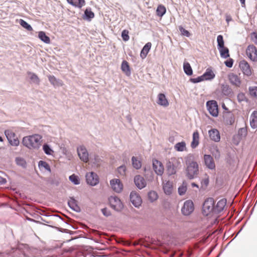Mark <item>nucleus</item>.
Wrapping results in <instances>:
<instances>
[{"mask_svg":"<svg viewBox=\"0 0 257 257\" xmlns=\"http://www.w3.org/2000/svg\"><path fill=\"white\" fill-rule=\"evenodd\" d=\"M110 185L113 189L116 192H120L123 188V185L120 181L118 179H114L110 181Z\"/></svg>","mask_w":257,"mask_h":257,"instance_id":"obj_13","label":"nucleus"},{"mask_svg":"<svg viewBox=\"0 0 257 257\" xmlns=\"http://www.w3.org/2000/svg\"><path fill=\"white\" fill-rule=\"evenodd\" d=\"M70 180L73 182L74 184L77 185L79 184V180L78 179V177L73 174L69 177Z\"/></svg>","mask_w":257,"mask_h":257,"instance_id":"obj_47","label":"nucleus"},{"mask_svg":"<svg viewBox=\"0 0 257 257\" xmlns=\"http://www.w3.org/2000/svg\"><path fill=\"white\" fill-rule=\"evenodd\" d=\"M207 109L212 116H217L218 114V105L216 101L210 100L207 102Z\"/></svg>","mask_w":257,"mask_h":257,"instance_id":"obj_6","label":"nucleus"},{"mask_svg":"<svg viewBox=\"0 0 257 257\" xmlns=\"http://www.w3.org/2000/svg\"><path fill=\"white\" fill-rule=\"evenodd\" d=\"M94 160L93 163L96 165L98 166L100 161V159L99 157L97 156H95Z\"/></svg>","mask_w":257,"mask_h":257,"instance_id":"obj_59","label":"nucleus"},{"mask_svg":"<svg viewBox=\"0 0 257 257\" xmlns=\"http://www.w3.org/2000/svg\"><path fill=\"white\" fill-rule=\"evenodd\" d=\"M199 135L197 131L194 132L193 134V140L191 143V147L193 148H196L199 144Z\"/></svg>","mask_w":257,"mask_h":257,"instance_id":"obj_28","label":"nucleus"},{"mask_svg":"<svg viewBox=\"0 0 257 257\" xmlns=\"http://www.w3.org/2000/svg\"><path fill=\"white\" fill-rule=\"evenodd\" d=\"M69 207L73 210L79 212L80 211V207L77 203L76 200L73 198H71L68 202Z\"/></svg>","mask_w":257,"mask_h":257,"instance_id":"obj_27","label":"nucleus"},{"mask_svg":"<svg viewBox=\"0 0 257 257\" xmlns=\"http://www.w3.org/2000/svg\"><path fill=\"white\" fill-rule=\"evenodd\" d=\"M202 76L204 80H207L214 78L215 74L211 70L207 69Z\"/></svg>","mask_w":257,"mask_h":257,"instance_id":"obj_29","label":"nucleus"},{"mask_svg":"<svg viewBox=\"0 0 257 257\" xmlns=\"http://www.w3.org/2000/svg\"><path fill=\"white\" fill-rule=\"evenodd\" d=\"M163 190L166 194L170 195L173 191V183L168 181L163 184Z\"/></svg>","mask_w":257,"mask_h":257,"instance_id":"obj_24","label":"nucleus"},{"mask_svg":"<svg viewBox=\"0 0 257 257\" xmlns=\"http://www.w3.org/2000/svg\"><path fill=\"white\" fill-rule=\"evenodd\" d=\"M175 149L176 151L183 152L186 150V143L185 142H181L177 143L175 146Z\"/></svg>","mask_w":257,"mask_h":257,"instance_id":"obj_32","label":"nucleus"},{"mask_svg":"<svg viewBox=\"0 0 257 257\" xmlns=\"http://www.w3.org/2000/svg\"><path fill=\"white\" fill-rule=\"evenodd\" d=\"M39 167L40 169L44 168L46 170L50 171V168L49 164L45 161H40L39 162Z\"/></svg>","mask_w":257,"mask_h":257,"instance_id":"obj_41","label":"nucleus"},{"mask_svg":"<svg viewBox=\"0 0 257 257\" xmlns=\"http://www.w3.org/2000/svg\"><path fill=\"white\" fill-rule=\"evenodd\" d=\"M183 69L185 73L187 75H191L193 73L192 68L188 62H184L183 64Z\"/></svg>","mask_w":257,"mask_h":257,"instance_id":"obj_34","label":"nucleus"},{"mask_svg":"<svg viewBox=\"0 0 257 257\" xmlns=\"http://www.w3.org/2000/svg\"><path fill=\"white\" fill-rule=\"evenodd\" d=\"M121 69L126 75L129 76L131 74L130 67L128 63L126 61L124 60L122 61Z\"/></svg>","mask_w":257,"mask_h":257,"instance_id":"obj_25","label":"nucleus"},{"mask_svg":"<svg viewBox=\"0 0 257 257\" xmlns=\"http://www.w3.org/2000/svg\"><path fill=\"white\" fill-rule=\"evenodd\" d=\"M179 29L182 35L188 37H189L190 36V33H189V32L185 29L182 26H179Z\"/></svg>","mask_w":257,"mask_h":257,"instance_id":"obj_48","label":"nucleus"},{"mask_svg":"<svg viewBox=\"0 0 257 257\" xmlns=\"http://www.w3.org/2000/svg\"><path fill=\"white\" fill-rule=\"evenodd\" d=\"M148 199L151 202H154L158 198V195L155 191H150L148 194Z\"/></svg>","mask_w":257,"mask_h":257,"instance_id":"obj_35","label":"nucleus"},{"mask_svg":"<svg viewBox=\"0 0 257 257\" xmlns=\"http://www.w3.org/2000/svg\"><path fill=\"white\" fill-rule=\"evenodd\" d=\"M86 179L87 183L91 186H95L99 182V178L97 175L93 172L87 173Z\"/></svg>","mask_w":257,"mask_h":257,"instance_id":"obj_9","label":"nucleus"},{"mask_svg":"<svg viewBox=\"0 0 257 257\" xmlns=\"http://www.w3.org/2000/svg\"><path fill=\"white\" fill-rule=\"evenodd\" d=\"M3 141L2 137H0V142H2Z\"/></svg>","mask_w":257,"mask_h":257,"instance_id":"obj_64","label":"nucleus"},{"mask_svg":"<svg viewBox=\"0 0 257 257\" xmlns=\"http://www.w3.org/2000/svg\"><path fill=\"white\" fill-rule=\"evenodd\" d=\"M166 12V9L165 6L162 5H159L156 10V14L159 17H162Z\"/></svg>","mask_w":257,"mask_h":257,"instance_id":"obj_33","label":"nucleus"},{"mask_svg":"<svg viewBox=\"0 0 257 257\" xmlns=\"http://www.w3.org/2000/svg\"><path fill=\"white\" fill-rule=\"evenodd\" d=\"M28 74L32 81L37 84H39L40 79L36 74L29 72L28 73Z\"/></svg>","mask_w":257,"mask_h":257,"instance_id":"obj_38","label":"nucleus"},{"mask_svg":"<svg viewBox=\"0 0 257 257\" xmlns=\"http://www.w3.org/2000/svg\"><path fill=\"white\" fill-rule=\"evenodd\" d=\"M193 156L189 155L187 157L186 160V176L190 179L196 177L199 174V166L198 163L192 160Z\"/></svg>","mask_w":257,"mask_h":257,"instance_id":"obj_2","label":"nucleus"},{"mask_svg":"<svg viewBox=\"0 0 257 257\" xmlns=\"http://www.w3.org/2000/svg\"><path fill=\"white\" fill-rule=\"evenodd\" d=\"M152 47V43L151 42H148L146 44V45L143 48L141 53L140 57L143 59H145L150 51L151 48Z\"/></svg>","mask_w":257,"mask_h":257,"instance_id":"obj_21","label":"nucleus"},{"mask_svg":"<svg viewBox=\"0 0 257 257\" xmlns=\"http://www.w3.org/2000/svg\"><path fill=\"white\" fill-rule=\"evenodd\" d=\"M204 80L203 79L202 75L201 76L198 77L197 78H191L190 79V81L193 83H194L200 82L204 81Z\"/></svg>","mask_w":257,"mask_h":257,"instance_id":"obj_51","label":"nucleus"},{"mask_svg":"<svg viewBox=\"0 0 257 257\" xmlns=\"http://www.w3.org/2000/svg\"><path fill=\"white\" fill-rule=\"evenodd\" d=\"M17 165H19L25 167L26 165V162L23 160L17 158Z\"/></svg>","mask_w":257,"mask_h":257,"instance_id":"obj_57","label":"nucleus"},{"mask_svg":"<svg viewBox=\"0 0 257 257\" xmlns=\"http://www.w3.org/2000/svg\"><path fill=\"white\" fill-rule=\"evenodd\" d=\"M84 15L88 19H91L94 17V14L92 12L90 9H86L84 12Z\"/></svg>","mask_w":257,"mask_h":257,"instance_id":"obj_43","label":"nucleus"},{"mask_svg":"<svg viewBox=\"0 0 257 257\" xmlns=\"http://www.w3.org/2000/svg\"><path fill=\"white\" fill-rule=\"evenodd\" d=\"M222 91L224 94H228L230 92V89L229 88V86L227 85H222Z\"/></svg>","mask_w":257,"mask_h":257,"instance_id":"obj_52","label":"nucleus"},{"mask_svg":"<svg viewBox=\"0 0 257 257\" xmlns=\"http://www.w3.org/2000/svg\"><path fill=\"white\" fill-rule=\"evenodd\" d=\"M250 124L252 128H257V111H253L250 116Z\"/></svg>","mask_w":257,"mask_h":257,"instance_id":"obj_22","label":"nucleus"},{"mask_svg":"<svg viewBox=\"0 0 257 257\" xmlns=\"http://www.w3.org/2000/svg\"><path fill=\"white\" fill-rule=\"evenodd\" d=\"M239 66L244 75L250 76L252 74V69L247 61L242 60L239 62Z\"/></svg>","mask_w":257,"mask_h":257,"instance_id":"obj_8","label":"nucleus"},{"mask_svg":"<svg viewBox=\"0 0 257 257\" xmlns=\"http://www.w3.org/2000/svg\"><path fill=\"white\" fill-rule=\"evenodd\" d=\"M48 79L51 83L54 86H63V83L62 81L58 80L53 75H49L48 76Z\"/></svg>","mask_w":257,"mask_h":257,"instance_id":"obj_26","label":"nucleus"},{"mask_svg":"<svg viewBox=\"0 0 257 257\" xmlns=\"http://www.w3.org/2000/svg\"><path fill=\"white\" fill-rule=\"evenodd\" d=\"M130 201L136 207H139L142 202L140 196L136 192H131L130 194Z\"/></svg>","mask_w":257,"mask_h":257,"instance_id":"obj_12","label":"nucleus"},{"mask_svg":"<svg viewBox=\"0 0 257 257\" xmlns=\"http://www.w3.org/2000/svg\"><path fill=\"white\" fill-rule=\"evenodd\" d=\"M134 182L136 185L140 189L144 188L147 184L144 178L140 175H137L135 177Z\"/></svg>","mask_w":257,"mask_h":257,"instance_id":"obj_16","label":"nucleus"},{"mask_svg":"<svg viewBox=\"0 0 257 257\" xmlns=\"http://www.w3.org/2000/svg\"><path fill=\"white\" fill-rule=\"evenodd\" d=\"M235 121L234 116L232 114H229L225 118V123L227 125H232Z\"/></svg>","mask_w":257,"mask_h":257,"instance_id":"obj_40","label":"nucleus"},{"mask_svg":"<svg viewBox=\"0 0 257 257\" xmlns=\"http://www.w3.org/2000/svg\"><path fill=\"white\" fill-rule=\"evenodd\" d=\"M157 103L165 107L168 106L169 104L165 95L163 93L158 94Z\"/></svg>","mask_w":257,"mask_h":257,"instance_id":"obj_20","label":"nucleus"},{"mask_svg":"<svg viewBox=\"0 0 257 257\" xmlns=\"http://www.w3.org/2000/svg\"><path fill=\"white\" fill-rule=\"evenodd\" d=\"M218 49L222 48L224 46V42L223 40V36L221 35H218L217 38Z\"/></svg>","mask_w":257,"mask_h":257,"instance_id":"obj_42","label":"nucleus"},{"mask_svg":"<svg viewBox=\"0 0 257 257\" xmlns=\"http://www.w3.org/2000/svg\"><path fill=\"white\" fill-rule=\"evenodd\" d=\"M208 133L209 137L211 140L215 142H218L220 141V133L217 129H212L209 131Z\"/></svg>","mask_w":257,"mask_h":257,"instance_id":"obj_17","label":"nucleus"},{"mask_svg":"<svg viewBox=\"0 0 257 257\" xmlns=\"http://www.w3.org/2000/svg\"><path fill=\"white\" fill-rule=\"evenodd\" d=\"M42 137L38 134L26 136L23 138L22 143L30 150H37L41 145Z\"/></svg>","mask_w":257,"mask_h":257,"instance_id":"obj_1","label":"nucleus"},{"mask_svg":"<svg viewBox=\"0 0 257 257\" xmlns=\"http://www.w3.org/2000/svg\"><path fill=\"white\" fill-rule=\"evenodd\" d=\"M218 49L222 58H227L229 57V50L227 48L223 47L220 48H219Z\"/></svg>","mask_w":257,"mask_h":257,"instance_id":"obj_31","label":"nucleus"},{"mask_svg":"<svg viewBox=\"0 0 257 257\" xmlns=\"http://www.w3.org/2000/svg\"><path fill=\"white\" fill-rule=\"evenodd\" d=\"M238 134L241 135L246 136L247 132L245 128H240L238 131Z\"/></svg>","mask_w":257,"mask_h":257,"instance_id":"obj_58","label":"nucleus"},{"mask_svg":"<svg viewBox=\"0 0 257 257\" xmlns=\"http://www.w3.org/2000/svg\"><path fill=\"white\" fill-rule=\"evenodd\" d=\"M239 1L241 4V6L242 7H245V0H239Z\"/></svg>","mask_w":257,"mask_h":257,"instance_id":"obj_62","label":"nucleus"},{"mask_svg":"<svg viewBox=\"0 0 257 257\" xmlns=\"http://www.w3.org/2000/svg\"><path fill=\"white\" fill-rule=\"evenodd\" d=\"M222 107L224 110H228V108L226 107V106H225V105L224 103L222 105Z\"/></svg>","mask_w":257,"mask_h":257,"instance_id":"obj_63","label":"nucleus"},{"mask_svg":"<svg viewBox=\"0 0 257 257\" xmlns=\"http://www.w3.org/2000/svg\"><path fill=\"white\" fill-rule=\"evenodd\" d=\"M20 25L28 31H32L33 30L32 27L24 20L21 19L19 21Z\"/></svg>","mask_w":257,"mask_h":257,"instance_id":"obj_39","label":"nucleus"},{"mask_svg":"<svg viewBox=\"0 0 257 257\" xmlns=\"http://www.w3.org/2000/svg\"><path fill=\"white\" fill-rule=\"evenodd\" d=\"M209 184V177L206 176L205 178L203 179L201 181V184L203 186L206 187Z\"/></svg>","mask_w":257,"mask_h":257,"instance_id":"obj_53","label":"nucleus"},{"mask_svg":"<svg viewBox=\"0 0 257 257\" xmlns=\"http://www.w3.org/2000/svg\"><path fill=\"white\" fill-rule=\"evenodd\" d=\"M225 19L227 23H228L230 21H232L231 17L228 15H226L225 16Z\"/></svg>","mask_w":257,"mask_h":257,"instance_id":"obj_60","label":"nucleus"},{"mask_svg":"<svg viewBox=\"0 0 257 257\" xmlns=\"http://www.w3.org/2000/svg\"><path fill=\"white\" fill-rule=\"evenodd\" d=\"M202 213L205 216H212L215 214L213 198H208L205 200L203 204Z\"/></svg>","mask_w":257,"mask_h":257,"instance_id":"obj_3","label":"nucleus"},{"mask_svg":"<svg viewBox=\"0 0 257 257\" xmlns=\"http://www.w3.org/2000/svg\"><path fill=\"white\" fill-rule=\"evenodd\" d=\"M77 153L82 161L86 163L89 161L88 153L85 148L83 146L79 147L77 149Z\"/></svg>","mask_w":257,"mask_h":257,"instance_id":"obj_11","label":"nucleus"},{"mask_svg":"<svg viewBox=\"0 0 257 257\" xmlns=\"http://www.w3.org/2000/svg\"><path fill=\"white\" fill-rule=\"evenodd\" d=\"M246 54L250 60L257 61V48L253 45H249L246 50Z\"/></svg>","mask_w":257,"mask_h":257,"instance_id":"obj_5","label":"nucleus"},{"mask_svg":"<svg viewBox=\"0 0 257 257\" xmlns=\"http://www.w3.org/2000/svg\"><path fill=\"white\" fill-rule=\"evenodd\" d=\"M204 160L205 165L210 169H214L215 168V165L213 158L209 155H205Z\"/></svg>","mask_w":257,"mask_h":257,"instance_id":"obj_15","label":"nucleus"},{"mask_svg":"<svg viewBox=\"0 0 257 257\" xmlns=\"http://www.w3.org/2000/svg\"><path fill=\"white\" fill-rule=\"evenodd\" d=\"M121 37L122 39L124 41H127L129 40L130 37L128 36V31L126 30H124L121 33Z\"/></svg>","mask_w":257,"mask_h":257,"instance_id":"obj_49","label":"nucleus"},{"mask_svg":"<svg viewBox=\"0 0 257 257\" xmlns=\"http://www.w3.org/2000/svg\"><path fill=\"white\" fill-rule=\"evenodd\" d=\"M118 173L121 176H124L125 175L126 168L124 166H121L117 169Z\"/></svg>","mask_w":257,"mask_h":257,"instance_id":"obj_50","label":"nucleus"},{"mask_svg":"<svg viewBox=\"0 0 257 257\" xmlns=\"http://www.w3.org/2000/svg\"><path fill=\"white\" fill-rule=\"evenodd\" d=\"M167 174L169 175H172L176 173V169L173 164H171L170 163L167 166Z\"/></svg>","mask_w":257,"mask_h":257,"instance_id":"obj_37","label":"nucleus"},{"mask_svg":"<svg viewBox=\"0 0 257 257\" xmlns=\"http://www.w3.org/2000/svg\"><path fill=\"white\" fill-rule=\"evenodd\" d=\"M228 79L232 84L238 87L240 86L241 81L237 75L234 73H230L228 75Z\"/></svg>","mask_w":257,"mask_h":257,"instance_id":"obj_18","label":"nucleus"},{"mask_svg":"<svg viewBox=\"0 0 257 257\" xmlns=\"http://www.w3.org/2000/svg\"><path fill=\"white\" fill-rule=\"evenodd\" d=\"M5 135L10 144L13 146H16V138L14 133L10 130L5 131Z\"/></svg>","mask_w":257,"mask_h":257,"instance_id":"obj_19","label":"nucleus"},{"mask_svg":"<svg viewBox=\"0 0 257 257\" xmlns=\"http://www.w3.org/2000/svg\"><path fill=\"white\" fill-rule=\"evenodd\" d=\"M67 1L72 6L80 9L85 5V0H67Z\"/></svg>","mask_w":257,"mask_h":257,"instance_id":"obj_23","label":"nucleus"},{"mask_svg":"<svg viewBox=\"0 0 257 257\" xmlns=\"http://www.w3.org/2000/svg\"><path fill=\"white\" fill-rule=\"evenodd\" d=\"M251 38L252 41L257 45V33L253 32L251 34Z\"/></svg>","mask_w":257,"mask_h":257,"instance_id":"obj_54","label":"nucleus"},{"mask_svg":"<svg viewBox=\"0 0 257 257\" xmlns=\"http://www.w3.org/2000/svg\"><path fill=\"white\" fill-rule=\"evenodd\" d=\"M132 161V165L136 169L141 168L142 166V163L140 160H138L135 157H133Z\"/></svg>","mask_w":257,"mask_h":257,"instance_id":"obj_36","label":"nucleus"},{"mask_svg":"<svg viewBox=\"0 0 257 257\" xmlns=\"http://www.w3.org/2000/svg\"><path fill=\"white\" fill-rule=\"evenodd\" d=\"M109 203L111 207L117 211H121L123 208V204L120 199L116 196H110Z\"/></svg>","mask_w":257,"mask_h":257,"instance_id":"obj_4","label":"nucleus"},{"mask_svg":"<svg viewBox=\"0 0 257 257\" xmlns=\"http://www.w3.org/2000/svg\"><path fill=\"white\" fill-rule=\"evenodd\" d=\"M226 204V199H221L219 200L216 205L214 204L215 213L218 214L224 209Z\"/></svg>","mask_w":257,"mask_h":257,"instance_id":"obj_14","label":"nucleus"},{"mask_svg":"<svg viewBox=\"0 0 257 257\" xmlns=\"http://www.w3.org/2000/svg\"><path fill=\"white\" fill-rule=\"evenodd\" d=\"M249 92L252 97L257 98V86L249 87Z\"/></svg>","mask_w":257,"mask_h":257,"instance_id":"obj_44","label":"nucleus"},{"mask_svg":"<svg viewBox=\"0 0 257 257\" xmlns=\"http://www.w3.org/2000/svg\"><path fill=\"white\" fill-rule=\"evenodd\" d=\"M6 182V180L0 176V185L4 184Z\"/></svg>","mask_w":257,"mask_h":257,"instance_id":"obj_61","label":"nucleus"},{"mask_svg":"<svg viewBox=\"0 0 257 257\" xmlns=\"http://www.w3.org/2000/svg\"><path fill=\"white\" fill-rule=\"evenodd\" d=\"M153 168L158 175L162 176L164 173V168L163 164L156 159L153 160Z\"/></svg>","mask_w":257,"mask_h":257,"instance_id":"obj_10","label":"nucleus"},{"mask_svg":"<svg viewBox=\"0 0 257 257\" xmlns=\"http://www.w3.org/2000/svg\"><path fill=\"white\" fill-rule=\"evenodd\" d=\"M102 213L105 216H109L110 215V211L106 208H104L101 209Z\"/></svg>","mask_w":257,"mask_h":257,"instance_id":"obj_55","label":"nucleus"},{"mask_svg":"<svg viewBox=\"0 0 257 257\" xmlns=\"http://www.w3.org/2000/svg\"><path fill=\"white\" fill-rule=\"evenodd\" d=\"M225 65L229 68H231L233 65V61L232 59H229V60L225 61Z\"/></svg>","mask_w":257,"mask_h":257,"instance_id":"obj_56","label":"nucleus"},{"mask_svg":"<svg viewBox=\"0 0 257 257\" xmlns=\"http://www.w3.org/2000/svg\"><path fill=\"white\" fill-rule=\"evenodd\" d=\"M194 210V204L191 200L186 201L182 208V213L184 215H189Z\"/></svg>","mask_w":257,"mask_h":257,"instance_id":"obj_7","label":"nucleus"},{"mask_svg":"<svg viewBox=\"0 0 257 257\" xmlns=\"http://www.w3.org/2000/svg\"><path fill=\"white\" fill-rule=\"evenodd\" d=\"M43 149L44 152L47 155H52L53 153V151L50 148V147L47 144H44L43 146Z\"/></svg>","mask_w":257,"mask_h":257,"instance_id":"obj_46","label":"nucleus"},{"mask_svg":"<svg viewBox=\"0 0 257 257\" xmlns=\"http://www.w3.org/2000/svg\"><path fill=\"white\" fill-rule=\"evenodd\" d=\"M38 37L44 43L46 44H49L50 43V39L47 36L45 33L43 31H41L39 32Z\"/></svg>","mask_w":257,"mask_h":257,"instance_id":"obj_30","label":"nucleus"},{"mask_svg":"<svg viewBox=\"0 0 257 257\" xmlns=\"http://www.w3.org/2000/svg\"><path fill=\"white\" fill-rule=\"evenodd\" d=\"M187 190V186L184 183L178 188V193L180 195H182L185 193Z\"/></svg>","mask_w":257,"mask_h":257,"instance_id":"obj_45","label":"nucleus"}]
</instances>
